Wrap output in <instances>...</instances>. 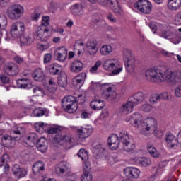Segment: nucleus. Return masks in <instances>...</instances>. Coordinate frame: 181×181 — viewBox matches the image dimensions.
<instances>
[{
    "mask_svg": "<svg viewBox=\"0 0 181 181\" xmlns=\"http://www.w3.org/2000/svg\"><path fill=\"white\" fill-rule=\"evenodd\" d=\"M126 121L127 122H130L134 128L141 131L143 135H145V131L147 132L151 131V127L155 125V119L148 117L144 119V117L139 113L132 114Z\"/></svg>",
    "mask_w": 181,
    "mask_h": 181,
    "instance_id": "1",
    "label": "nucleus"
},
{
    "mask_svg": "<svg viewBox=\"0 0 181 181\" xmlns=\"http://www.w3.org/2000/svg\"><path fill=\"white\" fill-rule=\"evenodd\" d=\"M145 77L151 83H168V69L150 68L146 71Z\"/></svg>",
    "mask_w": 181,
    "mask_h": 181,
    "instance_id": "2",
    "label": "nucleus"
},
{
    "mask_svg": "<svg viewBox=\"0 0 181 181\" xmlns=\"http://www.w3.org/2000/svg\"><path fill=\"white\" fill-rule=\"evenodd\" d=\"M25 130L23 127H18L16 130H13L11 132V136L5 134L2 136L1 141L4 146L11 149L15 146L16 141H20L23 134H25Z\"/></svg>",
    "mask_w": 181,
    "mask_h": 181,
    "instance_id": "3",
    "label": "nucleus"
},
{
    "mask_svg": "<svg viewBox=\"0 0 181 181\" xmlns=\"http://www.w3.org/2000/svg\"><path fill=\"white\" fill-rule=\"evenodd\" d=\"M115 139H117V141L115 142V149L118 148L119 146V142L123 144V149L125 152H132L134 149H135V141L132 138L129 137L128 133L127 132H121L119 136L115 134Z\"/></svg>",
    "mask_w": 181,
    "mask_h": 181,
    "instance_id": "4",
    "label": "nucleus"
},
{
    "mask_svg": "<svg viewBox=\"0 0 181 181\" xmlns=\"http://www.w3.org/2000/svg\"><path fill=\"white\" fill-rule=\"evenodd\" d=\"M123 59L127 71L130 74L134 73L135 71V57L132 55V51L125 48L123 50Z\"/></svg>",
    "mask_w": 181,
    "mask_h": 181,
    "instance_id": "5",
    "label": "nucleus"
},
{
    "mask_svg": "<svg viewBox=\"0 0 181 181\" xmlns=\"http://www.w3.org/2000/svg\"><path fill=\"white\" fill-rule=\"evenodd\" d=\"M62 107L66 112L73 114L78 110V105L76 103V98L72 95L64 97L62 100Z\"/></svg>",
    "mask_w": 181,
    "mask_h": 181,
    "instance_id": "6",
    "label": "nucleus"
},
{
    "mask_svg": "<svg viewBox=\"0 0 181 181\" xmlns=\"http://www.w3.org/2000/svg\"><path fill=\"white\" fill-rule=\"evenodd\" d=\"M25 9L20 4H13L7 9V16L11 21H18L23 15Z\"/></svg>",
    "mask_w": 181,
    "mask_h": 181,
    "instance_id": "7",
    "label": "nucleus"
},
{
    "mask_svg": "<svg viewBox=\"0 0 181 181\" xmlns=\"http://www.w3.org/2000/svg\"><path fill=\"white\" fill-rule=\"evenodd\" d=\"M134 6L137 11L146 15H149L152 12V3L148 0H139Z\"/></svg>",
    "mask_w": 181,
    "mask_h": 181,
    "instance_id": "8",
    "label": "nucleus"
},
{
    "mask_svg": "<svg viewBox=\"0 0 181 181\" xmlns=\"http://www.w3.org/2000/svg\"><path fill=\"white\" fill-rule=\"evenodd\" d=\"M23 33H25V23L23 22L17 21L11 25L10 34L14 39L19 37Z\"/></svg>",
    "mask_w": 181,
    "mask_h": 181,
    "instance_id": "9",
    "label": "nucleus"
},
{
    "mask_svg": "<svg viewBox=\"0 0 181 181\" xmlns=\"http://www.w3.org/2000/svg\"><path fill=\"white\" fill-rule=\"evenodd\" d=\"M130 162L136 166H141L142 168H148L152 165L151 158L146 157L134 156L130 158Z\"/></svg>",
    "mask_w": 181,
    "mask_h": 181,
    "instance_id": "10",
    "label": "nucleus"
},
{
    "mask_svg": "<svg viewBox=\"0 0 181 181\" xmlns=\"http://www.w3.org/2000/svg\"><path fill=\"white\" fill-rule=\"evenodd\" d=\"M160 28V36L164 39H170L173 35H175V29L170 25H166L163 24H158Z\"/></svg>",
    "mask_w": 181,
    "mask_h": 181,
    "instance_id": "11",
    "label": "nucleus"
},
{
    "mask_svg": "<svg viewBox=\"0 0 181 181\" xmlns=\"http://www.w3.org/2000/svg\"><path fill=\"white\" fill-rule=\"evenodd\" d=\"M165 142L168 148L173 150L177 149V147L179 146V145H180L179 139L171 133L166 135Z\"/></svg>",
    "mask_w": 181,
    "mask_h": 181,
    "instance_id": "12",
    "label": "nucleus"
},
{
    "mask_svg": "<svg viewBox=\"0 0 181 181\" xmlns=\"http://www.w3.org/2000/svg\"><path fill=\"white\" fill-rule=\"evenodd\" d=\"M4 72L7 76H18L19 74V68L18 65L13 62H8L4 66Z\"/></svg>",
    "mask_w": 181,
    "mask_h": 181,
    "instance_id": "13",
    "label": "nucleus"
},
{
    "mask_svg": "<svg viewBox=\"0 0 181 181\" xmlns=\"http://www.w3.org/2000/svg\"><path fill=\"white\" fill-rule=\"evenodd\" d=\"M124 174L129 179H138L141 175V170L136 167H127L124 169Z\"/></svg>",
    "mask_w": 181,
    "mask_h": 181,
    "instance_id": "14",
    "label": "nucleus"
},
{
    "mask_svg": "<svg viewBox=\"0 0 181 181\" xmlns=\"http://www.w3.org/2000/svg\"><path fill=\"white\" fill-rule=\"evenodd\" d=\"M181 81V71L178 72H173L172 71L167 70V83L171 84H176Z\"/></svg>",
    "mask_w": 181,
    "mask_h": 181,
    "instance_id": "15",
    "label": "nucleus"
},
{
    "mask_svg": "<svg viewBox=\"0 0 181 181\" xmlns=\"http://www.w3.org/2000/svg\"><path fill=\"white\" fill-rule=\"evenodd\" d=\"M135 105H136L134 103V102L129 99V101L124 103L120 107V114H122V115H128V114H131V112L134 111Z\"/></svg>",
    "mask_w": 181,
    "mask_h": 181,
    "instance_id": "16",
    "label": "nucleus"
},
{
    "mask_svg": "<svg viewBox=\"0 0 181 181\" xmlns=\"http://www.w3.org/2000/svg\"><path fill=\"white\" fill-rule=\"evenodd\" d=\"M54 57L59 62H64L67 59V49L65 47L57 48L54 53Z\"/></svg>",
    "mask_w": 181,
    "mask_h": 181,
    "instance_id": "17",
    "label": "nucleus"
},
{
    "mask_svg": "<svg viewBox=\"0 0 181 181\" xmlns=\"http://www.w3.org/2000/svg\"><path fill=\"white\" fill-rule=\"evenodd\" d=\"M45 132H47V134H51L52 135L54 142H57V144L60 142V140L62 139V129H60V128L49 127L46 129Z\"/></svg>",
    "mask_w": 181,
    "mask_h": 181,
    "instance_id": "18",
    "label": "nucleus"
},
{
    "mask_svg": "<svg viewBox=\"0 0 181 181\" xmlns=\"http://www.w3.org/2000/svg\"><path fill=\"white\" fill-rule=\"evenodd\" d=\"M12 172L17 179H22V177H25L28 175V170L25 168H21L18 164L13 165Z\"/></svg>",
    "mask_w": 181,
    "mask_h": 181,
    "instance_id": "19",
    "label": "nucleus"
},
{
    "mask_svg": "<svg viewBox=\"0 0 181 181\" xmlns=\"http://www.w3.org/2000/svg\"><path fill=\"white\" fill-rule=\"evenodd\" d=\"M129 99L131 100L135 105H138V104H141V103H144V101L146 100V95L143 92H138Z\"/></svg>",
    "mask_w": 181,
    "mask_h": 181,
    "instance_id": "20",
    "label": "nucleus"
},
{
    "mask_svg": "<svg viewBox=\"0 0 181 181\" xmlns=\"http://www.w3.org/2000/svg\"><path fill=\"white\" fill-rule=\"evenodd\" d=\"M45 172V163L43 161H37L33 165V173L35 175H40Z\"/></svg>",
    "mask_w": 181,
    "mask_h": 181,
    "instance_id": "21",
    "label": "nucleus"
},
{
    "mask_svg": "<svg viewBox=\"0 0 181 181\" xmlns=\"http://www.w3.org/2000/svg\"><path fill=\"white\" fill-rule=\"evenodd\" d=\"M90 107L95 111H100L105 107V102L101 99H95L90 102Z\"/></svg>",
    "mask_w": 181,
    "mask_h": 181,
    "instance_id": "22",
    "label": "nucleus"
},
{
    "mask_svg": "<svg viewBox=\"0 0 181 181\" xmlns=\"http://www.w3.org/2000/svg\"><path fill=\"white\" fill-rule=\"evenodd\" d=\"M86 47L88 49L89 54L94 56L97 54V40H89L86 42Z\"/></svg>",
    "mask_w": 181,
    "mask_h": 181,
    "instance_id": "23",
    "label": "nucleus"
},
{
    "mask_svg": "<svg viewBox=\"0 0 181 181\" xmlns=\"http://www.w3.org/2000/svg\"><path fill=\"white\" fill-rule=\"evenodd\" d=\"M49 33V29L46 28L44 26H40L37 28L36 31L37 37L39 40H42L45 42V38L47 37L46 33Z\"/></svg>",
    "mask_w": 181,
    "mask_h": 181,
    "instance_id": "24",
    "label": "nucleus"
},
{
    "mask_svg": "<svg viewBox=\"0 0 181 181\" xmlns=\"http://www.w3.org/2000/svg\"><path fill=\"white\" fill-rule=\"evenodd\" d=\"M78 134L79 135V138L81 139H86V138H88L91 134H93L92 128H81L78 129Z\"/></svg>",
    "mask_w": 181,
    "mask_h": 181,
    "instance_id": "25",
    "label": "nucleus"
},
{
    "mask_svg": "<svg viewBox=\"0 0 181 181\" xmlns=\"http://www.w3.org/2000/svg\"><path fill=\"white\" fill-rule=\"evenodd\" d=\"M32 77L35 81H43L45 78V73H43V71L40 68L34 71L32 74Z\"/></svg>",
    "mask_w": 181,
    "mask_h": 181,
    "instance_id": "26",
    "label": "nucleus"
},
{
    "mask_svg": "<svg viewBox=\"0 0 181 181\" xmlns=\"http://www.w3.org/2000/svg\"><path fill=\"white\" fill-rule=\"evenodd\" d=\"M63 68L59 64H52L50 66L49 73L52 76H59L61 73H63Z\"/></svg>",
    "mask_w": 181,
    "mask_h": 181,
    "instance_id": "27",
    "label": "nucleus"
},
{
    "mask_svg": "<svg viewBox=\"0 0 181 181\" xmlns=\"http://www.w3.org/2000/svg\"><path fill=\"white\" fill-rule=\"evenodd\" d=\"M168 8L170 11H177L181 8V0H168Z\"/></svg>",
    "mask_w": 181,
    "mask_h": 181,
    "instance_id": "28",
    "label": "nucleus"
},
{
    "mask_svg": "<svg viewBox=\"0 0 181 181\" xmlns=\"http://www.w3.org/2000/svg\"><path fill=\"white\" fill-rule=\"evenodd\" d=\"M58 86L62 88L67 87V74L65 72L61 73L58 76Z\"/></svg>",
    "mask_w": 181,
    "mask_h": 181,
    "instance_id": "29",
    "label": "nucleus"
},
{
    "mask_svg": "<svg viewBox=\"0 0 181 181\" xmlns=\"http://www.w3.org/2000/svg\"><path fill=\"white\" fill-rule=\"evenodd\" d=\"M83 64L79 60H75L71 66V71L73 73H80L83 70Z\"/></svg>",
    "mask_w": 181,
    "mask_h": 181,
    "instance_id": "30",
    "label": "nucleus"
},
{
    "mask_svg": "<svg viewBox=\"0 0 181 181\" xmlns=\"http://www.w3.org/2000/svg\"><path fill=\"white\" fill-rule=\"evenodd\" d=\"M64 142L65 145H66V149H70L74 146V143H73V139L70 136H63V133H62V138L60 139V142Z\"/></svg>",
    "mask_w": 181,
    "mask_h": 181,
    "instance_id": "31",
    "label": "nucleus"
},
{
    "mask_svg": "<svg viewBox=\"0 0 181 181\" xmlns=\"http://www.w3.org/2000/svg\"><path fill=\"white\" fill-rule=\"evenodd\" d=\"M124 70V66L122 63L119 62L117 59H114V76H118L119 73H122Z\"/></svg>",
    "mask_w": 181,
    "mask_h": 181,
    "instance_id": "32",
    "label": "nucleus"
},
{
    "mask_svg": "<svg viewBox=\"0 0 181 181\" xmlns=\"http://www.w3.org/2000/svg\"><path fill=\"white\" fill-rule=\"evenodd\" d=\"M87 75L86 73H81L77 76L75 77L74 80V84L76 86V87H81L83 86V83H84V81L86 80V77Z\"/></svg>",
    "mask_w": 181,
    "mask_h": 181,
    "instance_id": "33",
    "label": "nucleus"
},
{
    "mask_svg": "<svg viewBox=\"0 0 181 181\" xmlns=\"http://www.w3.org/2000/svg\"><path fill=\"white\" fill-rule=\"evenodd\" d=\"M103 69L112 72L110 76H114V59L106 60L103 64Z\"/></svg>",
    "mask_w": 181,
    "mask_h": 181,
    "instance_id": "34",
    "label": "nucleus"
},
{
    "mask_svg": "<svg viewBox=\"0 0 181 181\" xmlns=\"http://www.w3.org/2000/svg\"><path fill=\"white\" fill-rule=\"evenodd\" d=\"M67 163L62 161L57 164L55 167V173L59 175V173H64L67 170Z\"/></svg>",
    "mask_w": 181,
    "mask_h": 181,
    "instance_id": "35",
    "label": "nucleus"
},
{
    "mask_svg": "<svg viewBox=\"0 0 181 181\" xmlns=\"http://www.w3.org/2000/svg\"><path fill=\"white\" fill-rule=\"evenodd\" d=\"M152 134L156 136V138H162L163 136V132L158 129V125L156 124V120H155V124L150 127V130Z\"/></svg>",
    "mask_w": 181,
    "mask_h": 181,
    "instance_id": "36",
    "label": "nucleus"
},
{
    "mask_svg": "<svg viewBox=\"0 0 181 181\" xmlns=\"http://www.w3.org/2000/svg\"><path fill=\"white\" fill-rule=\"evenodd\" d=\"M94 23L98 25L99 26H105V21H101V14L100 13H95L93 17Z\"/></svg>",
    "mask_w": 181,
    "mask_h": 181,
    "instance_id": "37",
    "label": "nucleus"
},
{
    "mask_svg": "<svg viewBox=\"0 0 181 181\" xmlns=\"http://www.w3.org/2000/svg\"><path fill=\"white\" fill-rule=\"evenodd\" d=\"M148 152L153 158H158L160 156L159 151L153 146H149L147 147Z\"/></svg>",
    "mask_w": 181,
    "mask_h": 181,
    "instance_id": "38",
    "label": "nucleus"
},
{
    "mask_svg": "<svg viewBox=\"0 0 181 181\" xmlns=\"http://www.w3.org/2000/svg\"><path fill=\"white\" fill-rule=\"evenodd\" d=\"M46 89L49 93H54L57 90V84L54 83L53 78L49 80V85L47 86Z\"/></svg>",
    "mask_w": 181,
    "mask_h": 181,
    "instance_id": "39",
    "label": "nucleus"
},
{
    "mask_svg": "<svg viewBox=\"0 0 181 181\" xmlns=\"http://www.w3.org/2000/svg\"><path fill=\"white\" fill-rule=\"evenodd\" d=\"M111 52H112V47L110 45H103L100 48V53L103 56H108Z\"/></svg>",
    "mask_w": 181,
    "mask_h": 181,
    "instance_id": "40",
    "label": "nucleus"
},
{
    "mask_svg": "<svg viewBox=\"0 0 181 181\" xmlns=\"http://www.w3.org/2000/svg\"><path fill=\"white\" fill-rule=\"evenodd\" d=\"M47 111V109L43 107H37L35 108L33 114L34 117H42V115Z\"/></svg>",
    "mask_w": 181,
    "mask_h": 181,
    "instance_id": "41",
    "label": "nucleus"
},
{
    "mask_svg": "<svg viewBox=\"0 0 181 181\" xmlns=\"http://www.w3.org/2000/svg\"><path fill=\"white\" fill-rule=\"evenodd\" d=\"M18 37L20 38V42L23 45H26L27 46L30 45V43L33 42V40H32V37L28 35H23V34Z\"/></svg>",
    "mask_w": 181,
    "mask_h": 181,
    "instance_id": "42",
    "label": "nucleus"
},
{
    "mask_svg": "<svg viewBox=\"0 0 181 181\" xmlns=\"http://www.w3.org/2000/svg\"><path fill=\"white\" fill-rule=\"evenodd\" d=\"M93 180V175H91V170H86L83 175L81 176V181H91Z\"/></svg>",
    "mask_w": 181,
    "mask_h": 181,
    "instance_id": "43",
    "label": "nucleus"
},
{
    "mask_svg": "<svg viewBox=\"0 0 181 181\" xmlns=\"http://www.w3.org/2000/svg\"><path fill=\"white\" fill-rule=\"evenodd\" d=\"M160 100H163V101H169L172 100V94L168 91H163L159 94Z\"/></svg>",
    "mask_w": 181,
    "mask_h": 181,
    "instance_id": "44",
    "label": "nucleus"
},
{
    "mask_svg": "<svg viewBox=\"0 0 181 181\" xmlns=\"http://www.w3.org/2000/svg\"><path fill=\"white\" fill-rule=\"evenodd\" d=\"M77 155L82 160H87L88 159V152L86 149H80Z\"/></svg>",
    "mask_w": 181,
    "mask_h": 181,
    "instance_id": "45",
    "label": "nucleus"
},
{
    "mask_svg": "<svg viewBox=\"0 0 181 181\" xmlns=\"http://www.w3.org/2000/svg\"><path fill=\"white\" fill-rule=\"evenodd\" d=\"M160 101V96L159 93H153L150 96L149 102L151 104H158Z\"/></svg>",
    "mask_w": 181,
    "mask_h": 181,
    "instance_id": "46",
    "label": "nucleus"
},
{
    "mask_svg": "<svg viewBox=\"0 0 181 181\" xmlns=\"http://www.w3.org/2000/svg\"><path fill=\"white\" fill-rule=\"evenodd\" d=\"M105 149H104L101 146H96L95 147L94 153L97 156V158H103V153H104V151Z\"/></svg>",
    "mask_w": 181,
    "mask_h": 181,
    "instance_id": "47",
    "label": "nucleus"
},
{
    "mask_svg": "<svg viewBox=\"0 0 181 181\" xmlns=\"http://www.w3.org/2000/svg\"><path fill=\"white\" fill-rule=\"evenodd\" d=\"M169 40L174 45H179L181 42V34L177 33L174 37H170Z\"/></svg>",
    "mask_w": 181,
    "mask_h": 181,
    "instance_id": "48",
    "label": "nucleus"
},
{
    "mask_svg": "<svg viewBox=\"0 0 181 181\" xmlns=\"http://www.w3.org/2000/svg\"><path fill=\"white\" fill-rule=\"evenodd\" d=\"M71 12L74 15H79L80 12H81V7L80 4H76L71 6Z\"/></svg>",
    "mask_w": 181,
    "mask_h": 181,
    "instance_id": "49",
    "label": "nucleus"
},
{
    "mask_svg": "<svg viewBox=\"0 0 181 181\" xmlns=\"http://www.w3.org/2000/svg\"><path fill=\"white\" fill-rule=\"evenodd\" d=\"M112 91V88L111 86L106 88V90H103L102 92L103 97L105 98V100H108V98L111 97V95L110 94V93H111Z\"/></svg>",
    "mask_w": 181,
    "mask_h": 181,
    "instance_id": "50",
    "label": "nucleus"
},
{
    "mask_svg": "<svg viewBox=\"0 0 181 181\" xmlns=\"http://www.w3.org/2000/svg\"><path fill=\"white\" fill-rule=\"evenodd\" d=\"M75 103H76L77 105L78 104L83 105L86 103V97L83 94H79L77 98H75Z\"/></svg>",
    "mask_w": 181,
    "mask_h": 181,
    "instance_id": "51",
    "label": "nucleus"
},
{
    "mask_svg": "<svg viewBox=\"0 0 181 181\" xmlns=\"http://www.w3.org/2000/svg\"><path fill=\"white\" fill-rule=\"evenodd\" d=\"M153 107L149 103H144L141 105V110L144 112H151L152 111Z\"/></svg>",
    "mask_w": 181,
    "mask_h": 181,
    "instance_id": "52",
    "label": "nucleus"
},
{
    "mask_svg": "<svg viewBox=\"0 0 181 181\" xmlns=\"http://www.w3.org/2000/svg\"><path fill=\"white\" fill-rule=\"evenodd\" d=\"M19 81H28L27 78L18 79L17 81L18 88H30V87H29V84H28V83H21Z\"/></svg>",
    "mask_w": 181,
    "mask_h": 181,
    "instance_id": "53",
    "label": "nucleus"
},
{
    "mask_svg": "<svg viewBox=\"0 0 181 181\" xmlns=\"http://www.w3.org/2000/svg\"><path fill=\"white\" fill-rule=\"evenodd\" d=\"M158 25H160V24L155 23H148V27L152 30V32L155 33L156 32V30H160V28L159 27Z\"/></svg>",
    "mask_w": 181,
    "mask_h": 181,
    "instance_id": "54",
    "label": "nucleus"
},
{
    "mask_svg": "<svg viewBox=\"0 0 181 181\" xmlns=\"http://www.w3.org/2000/svg\"><path fill=\"white\" fill-rule=\"evenodd\" d=\"M47 125V124H45L43 122H37L35 124V128H36L38 131H43Z\"/></svg>",
    "mask_w": 181,
    "mask_h": 181,
    "instance_id": "55",
    "label": "nucleus"
},
{
    "mask_svg": "<svg viewBox=\"0 0 181 181\" xmlns=\"http://www.w3.org/2000/svg\"><path fill=\"white\" fill-rule=\"evenodd\" d=\"M9 160V155L4 153L1 158H0V166H4L3 163H5V162H8Z\"/></svg>",
    "mask_w": 181,
    "mask_h": 181,
    "instance_id": "56",
    "label": "nucleus"
},
{
    "mask_svg": "<svg viewBox=\"0 0 181 181\" xmlns=\"http://www.w3.org/2000/svg\"><path fill=\"white\" fill-rule=\"evenodd\" d=\"M37 148L40 152L45 153L47 151V144H39L37 145Z\"/></svg>",
    "mask_w": 181,
    "mask_h": 181,
    "instance_id": "57",
    "label": "nucleus"
},
{
    "mask_svg": "<svg viewBox=\"0 0 181 181\" xmlns=\"http://www.w3.org/2000/svg\"><path fill=\"white\" fill-rule=\"evenodd\" d=\"M100 4L103 6H110V5H114V2L111 0H100Z\"/></svg>",
    "mask_w": 181,
    "mask_h": 181,
    "instance_id": "58",
    "label": "nucleus"
},
{
    "mask_svg": "<svg viewBox=\"0 0 181 181\" xmlns=\"http://www.w3.org/2000/svg\"><path fill=\"white\" fill-rule=\"evenodd\" d=\"M0 80L4 84H8L11 80L6 75L0 74Z\"/></svg>",
    "mask_w": 181,
    "mask_h": 181,
    "instance_id": "59",
    "label": "nucleus"
},
{
    "mask_svg": "<svg viewBox=\"0 0 181 181\" xmlns=\"http://www.w3.org/2000/svg\"><path fill=\"white\" fill-rule=\"evenodd\" d=\"M160 54L163 56H165V57H172V56H175V53L169 52L168 51H166L165 49H161Z\"/></svg>",
    "mask_w": 181,
    "mask_h": 181,
    "instance_id": "60",
    "label": "nucleus"
},
{
    "mask_svg": "<svg viewBox=\"0 0 181 181\" xmlns=\"http://www.w3.org/2000/svg\"><path fill=\"white\" fill-rule=\"evenodd\" d=\"M175 96L177 98H180L181 97V85L177 86L176 88L175 89L174 92Z\"/></svg>",
    "mask_w": 181,
    "mask_h": 181,
    "instance_id": "61",
    "label": "nucleus"
},
{
    "mask_svg": "<svg viewBox=\"0 0 181 181\" xmlns=\"http://www.w3.org/2000/svg\"><path fill=\"white\" fill-rule=\"evenodd\" d=\"M50 21V17L49 16H43L42 17V25L41 26H47L49 25V21Z\"/></svg>",
    "mask_w": 181,
    "mask_h": 181,
    "instance_id": "62",
    "label": "nucleus"
},
{
    "mask_svg": "<svg viewBox=\"0 0 181 181\" xmlns=\"http://www.w3.org/2000/svg\"><path fill=\"white\" fill-rule=\"evenodd\" d=\"M37 145H47V140L45 137H41L37 141Z\"/></svg>",
    "mask_w": 181,
    "mask_h": 181,
    "instance_id": "63",
    "label": "nucleus"
},
{
    "mask_svg": "<svg viewBox=\"0 0 181 181\" xmlns=\"http://www.w3.org/2000/svg\"><path fill=\"white\" fill-rule=\"evenodd\" d=\"M174 21L179 23V25H181V11L175 16Z\"/></svg>",
    "mask_w": 181,
    "mask_h": 181,
    "instance_id": "64",
    "label": "nucleus"
}]
</instances>
